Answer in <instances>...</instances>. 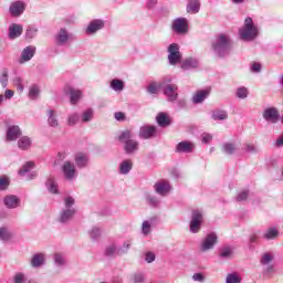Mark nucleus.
Returning a JSON list of instances; mask_svg holds the SVG:
<instances>
[{
    "label": "nucleus",
    "instance_id": "nucleus-1",
    "mask_svg": "<svg viewBox=\"0 0 283 283\" xmlns=\"http://www.w3.org/2000/svg\"><path fill=\"white\" fill-rule=\"evenodd\" d=\"M212 49L217 56L224 59V56H229V54H231L233 41L227 34H219L216 41L212 43Z\"/></svg>",
    "mask_w": 283,
    "mask_h": 283
},
{
    "label": "nucleus",
    "instance_id": "nucleus-2",
    "mask_svg": "<svg viewBox=\"0 0 283 283\" xmlns=\"http://www.w3.org/2000/svg\"><path fill=\"white\" fill-rule=\"evenodd\" d=\"M133 138H134V133H132V130L129 129L123 130L118 136V140L120 143H124V151L128 156H134V154H136V151H138L140 147V144L138 143V140Z\"/></svg>",
    "mask_w": 283,
    "mask_h": 283
},
{
    "label": "nucleus",
    "instance_id": "nucleus-3",
    "mask_svg": "<svg viewBox=\"0 0 283 283\" xmlns=\"http://www.w3.org/2000/svg\"><path fill=\"white\" fill-rule=\"evenodd\" d=\"M260 34V29L258 25L253 24V19L251 17H248L244 20L243 27L239 30V35L241 41H255L258 39V35Z\"/></svg>",
    "mask_w": 283,
    "mask_h": 283
},
{
    "label": "nucleus",
    "instance_id": "nucleus-4",
    "mask_svg": "<svg viewBox=\"0 0 283 283\" xmlns=\"http://www.w3.org/2000/svg\"><path fill=\"white\" fill-rule=\"evenodd\" d=\"M172 81L174 78L167 75L159 82V87H161L163 94L169 103L178 101V85L172 83Z\"/></svg>",
    "mask_w": 283,
    "mask_h": 283
},
{
    "label": "nucleus",
    "instance_id": "nucleus-5",
    "mask_svg": "<svg viewBox=\"0 0 283 283\" xmlns=\"http://www.w3.org/2000/svg\"><path fill=\"white\" fill-rule=\"evenodd\" d=\"M72 41H74V34L66 28H61L54 35V43L57 48H66Z\"/></svg>",
    "mask_w": 283,
    "mask_h": 283
},
{
    "label": "nucleus",
    "instance_id": "nucleus-6",
    "mask_svg": "<svg viewBox=\"0 0 283 283\" xmlns=\"http://www.w3.org/2000/svg\"><path fill=\"white\" fill-rule=\"evenodd\" d=\"M182 61V53H180V46L177 43H172L168 46V63L169 65H178Z\"/></svg>",
    "mask_w": 283,
    "mask_h": 283
},
{
    "label": "nucleus",
    "instance_id": "nucleus-7",
    "mask_svg": "<svg viewBox=\"0 0 283 283\" xmlns=\"http://www.w3.org/2000/svg\"><path fill=\"white\" fill-rule=\"evenodd\" d=\"M202 227V211L197 209L192 210L191 220H190V232L200 233Z\"/></svg>",
    "mask_w": 283,
    "mask_h": 283
},
{
    "label": "nucleus",
    "instance_id": "nucleus-8",
    "mask_svg": "<svg viewBox=\"0 0 283 283\" xmlns=\"http://www.w3.org/2000/svg\"><path fill=\"white\" fill-rule=\"evenodd\" d=\"M216 244H218V234H216V232H210L206 234L201 241L200 249L205 253L207 251H211V249H214Z\"/></svg>",
    "mask_w": 283,
    "mask_h": 283
},
{
    "label": "nucleus",
    "instance_id": "nucleus-9",
    "mask_svg": "<svg viewBox=\"0 0 283 283\" xmlns=\"http://www.w3.org/2000/svg\"><path fill=\"white\" fill-rule=\"evenodd\" d=\"M171 28L174 32H176V34H187V32L189 31V24L187 23L186 18L175 19L172 21Z\"/></svg>",
    "mask_w": 283,
    "mask_h": 283
},
{
    "label": "nucleus",
    "instance_id": "nucleus-10",
    "mask_svg": "<svg viewBox=\"0 0 283 283\" xmlns=\"http://www.w3.org/2000/svg\"><path fill=\"white\" fill-rule=\"evenodd\" d=\"M158 128L151 125H144L139 128V138L143 140H149L150 138H156Z\"/></svg>",
    "mask_w": 283,
    "mask_h": 283
},
{
    "label": "nucleus",
    "instance_id": "nucleus-11",
    "mask_svg": "<svg viewBox=\"0 0 283 283\" xmlns=\"http://www.w3.org/2000/svg\"><path fill=\"white\" fill-rule=\"evenodd\" d=\"M62 171L64 174V178L70 181L74 180V178L78 176V172L76 171V166L71 161H65L63 164Z\"/></svg>",
    "mask_w": 283,
    "mask_h": 283
},
{
    "label": "nucleus",
    "instance_id": "nucleus-12",
    "mask_svg": "<svg viewBox=\"0 0 283 283\" xmlns=\"http://www.w3.org/2000/svg\"><path fill=\"white\" fill-rule=\"evenodd\" d=\"M36 54V46L29 45L24 48L21 52L19 63L23 65V63H28V61H32L34 59V55Z\"/></svg>",
    "mask_w": 283,
    "mask_h": 283
},
{
    "label": "nucleus",
    "instance_id": "nucleus-13",
    "mask_svg": "<svg viewBox=\"0 0 283 283\" xmlns=\"http://www.w3.org/2000/svg\"><path fill=\"white\" fill-rule=\"evenodd\" d=\"M193 149H196L193 142L182 140L177 144L175 151L176 154H193Z\"/></svg>",
    "mask_w": 283,
    "mask_h": 283
},
{
    "label": "nucleus",
    "instance_id": "nucleus-14",
    "mask_svg": "<svg viewBox=\"0 0 283 283\" xmlns=\"http://www.w3.org/2000/svg\"><path fill=\"white\" fill-rule=\"evenodd\" d=\"M64 94L66 96H70V101L72 105H76L81 99V96H83V93L81 92V90H76L70 85H66L64 87Z\"/></svg>",
    "mask_w": 283,
    "mask_h": 283
},
{
    "label": "nucleus",
    "instance_id": "nucleus-15",
    "mask_svg": "<svg viewBox=\"0 0 283 283\" xmlns=\"http://www.w3.org/2000/svg\"><path fill=\"white\" fill-rule=\"evenodd\" d=\"M3 205L7 209H19L21 207V198L14 195H7L3 198Z\"/></svg>",
    "mask_w": 283,
    "mask_h": 283
},
{
    "label": "nucleus",
    "instance_id": "nucleus-16",
    "mask_svg": "<svg viewBox=\"0 0 283 283\" xmlns=\"http://www.w3.org/2000/svg\"><path fill=\"white\" fill-rule=\"evenodd\" d=\"M263 118L268 123H277L280 120V112L275 107H269L263 112Z\"/></svg>",
    "mask_w": 283,
    "mask_h": 283
},
{
    "label": "nucleus",
    "instance_id": "nucleus-17",
    "mask_svg": "<svg viewBox=\"0 0 283 283\" xmlns=\"http://www.w3.org/2000/svg\"><path fill=\"white\" fill-rule=\"evenodd\" d=\"M103 28H105V20L95 19L88 23L85 33L96 34V32H98V30H103Z\"/></svg>",
    "mask_w": 283,
    "mask_h": 283
},
{
    "label": "nucleus",
    "instance_id": "nucleus-18",
    "mask_svg": "<svg viewBox=\"0 0 283 283\" xmlns=\"http://www.w3.org/2000/svg\"><path fill=\"white\" fill-rule=\"evenodd\" d=\"M154 189L158 196H167L171 191V185L167 180H160L154 185Z\"/></svg>",
    "mask_w": 283,
    "mask_h": 283
},
{
    "label": "nucleus",
    "instance_id": "nucleus-19",
    "mask_svg": "<svg viewBox=\"0 0 283 283\" xmlns=\"http://www.w3.org/2000/svg\"><path fill=\"white\" fill-rule=\"evenodd\" d=\"M9 12L11 13V17H21V14L25 12V2L23 1L12 2L9 8Z\"/></svg>",
    "mask_w": 283,
    "mask_h": 283
},
{
    "label": "nucleus",
    "instance_id": "nucleus-20",
    "mask_svg": "<svg viewBox=\"0 0 283 283\" xmlns=\"http://www.w3.org/2000/svg\"><path fill=\"white\" fill-rule=\"evenodd\" d=\"M76 216V209H62L59 217L61 224H67Z\"/></svg>",
    "mask_w": 283,
    "mask_h": 283
},
{
    "label": "nucleus",
    "instance_id": "nucleus-21",
    "mask_svg": "<svg viewBox=\"0 0 283 283\" xmlns=\"http://www.w3.org/2000/svg\"><path fill=\"white\" fill-rule=\"evenodd\" d=\"M22 132L19 125L9 126L7 129V140L10 143L20 138Z\"/></svg>",
    "mask_w": 283,
    "mask_h": 283
},
{
    "label": "nucleus",
    "instance_id": "nucleus-22",
    "mask_svg": "<svg viewBox=\"0 0 283 283\" xmlns=\"http://www.w3.org/2000/svg\"><path fill=\"white\" fill-rule=\"evenodd\" d=\"M210 94H211L210 90L197 91L192 97V103L195 105H200V103H205V101H207V98H209Z\"/></svg>",
    "mask_w": 283,
    "mask_h": 283
},
{
    "label": "nucleus",
    "instance_id": "nucleus-23",
    "mask_svg": "<svg viewBox=\"0 0 283 283\" xmlns=\"http://www.w3.org/2000/svg\"><path fill=\"white\" fill-rule=\"evenodd\" d=\"M75 165L78 169H85L87 165H90V156L83 154V153H77L74 157Z\"/></svg>",
    "mask_w": 283,
    "mask_h": 283
},
{
    "label": "nucleus",
    "instance_id": "nucleus-24",
    "mask_svg": "<svg viewBox=\"0 0 283 283\" xmlns=\"http://www.w3.org/2000/svg\"><path fill=\"white\" fill-rule=\"evenodd\" d=\"M46 116H48L49 127H52L53 129H56L57 127L61 126V124L59 123V115L56 114V111L49 109L46 112Z\"/></svg>",
    "mask_w": 283,
    "mask_h": 283
},
{
    "label": "nucleus",
    "instance_id": "nucleus-25",
    "mask_svg": "<svg viewBox=\"0 0 283 283\" xmlns=\"http://www.w3.org/2000/svg\"><path fill=\"white\" fill-rule=\"evenodd\" d=\"M238 149V145L232 142H227L221 147V151L222 154H226V156H233V154H237Z\"/></svg>",
    "mask_w": 283,
    "mask_h": 283
},
{
    "label": "nucleus",
    "instance_id": "nucleus-26",
    "mask_svg": "<svg viewBox=\"0 0 283 283\" xmlns=\"http://www.w3.org/2000/svg\"><path fill=\"white\" fill-rule=\"evenodd\" d=\"M200 0H188L186 11L188 14H198L200 12Z\"/></svg>",
    "mask_w": 283,
    "mask_h": 283
},
{
    "label": "nucleus",
    "instance_id": "nucleus-27",
    "mask_svg": "<svg viewBox=\"0 0 283 283\" xmlns=\"http://www.w3.org/2000/svg\"><path fill=\"white\" fill-rule=\"evenodd\" d=\"M23 34V27L21 24L13 23L9 27V39H18Z\"/></svg>",
    "mask_w": 283,
    "mask_h": 283
},
{
    "label": "nucleus",
    "instance_id": "nucleus-28",
    "mask_svg": "<svg viewBox=\"0 0 283 283\" xmlns=\"http://www.w3.org/2000/svg\"><path fill=\"white\" fill-rule=\"evenodd\" d=\"M200 63L193 57H187L181 62V70H196Z\"/></svg>",
    "mask_w": 283,
    "mask_h": 283
},
{
    "label": "nucleus",
    "instance_id": "nucleus-29",
    "mask_svg": "<svg viewBox=\"0 0 283 283\" xmlns=\"http://www.w3.org/2000/svg\"><path fill=\"white\" fill-rule=\"evenodd\" d=\"M280 237V230L275 227H270L265 230L263 233L264 240L271 241V240H276V238Z\"/></svg>",
    "mask_w": 283,
    "mask_h": 283
},
{
    "label": "nucleus",
    "instance_id": "nucleus-30",
    "mask_svg": "<svg viewBox=\"0 0 283 283\" xmlns=\"http://www.w3.org/2000/svg\"><path fill=\"white\" fill-rule=\"evenodd\" d=\"M18 147L19 149H21L22 151H28V149H30L32 147V138L28 137V136H22L19 140H18Z\"/></svg>",
    "mask_w": 283,
    "mask_h": 283
},
{
    "label": "nucleus",
    "instance_id": "nucleus-31",
    "mask_svg": "<svg viewBox=\"0 0 283 283\" xmlns=\"http://www.w3.org/2000/svg\"><path fill=\"white\" fill-rule=\"evenodd\" d=\"M156 120L159 127H169L171 125V118L166 113H159Z\"/></svg>",
    "mask_w": 283,
    "mask_h": 283
},
{
    "label": "nucleus",
    "instance_id": "nucleus-32",
    "mask_svg": "<svg viewBox=\"0 0 283 283\" xmlns=\"http://www.w3.org/2000/svg\"><path fill=\"white\" fill-rule=\"evenodd\" d=\"M133 167L134 163H132L130 159H126L119 164V174H122V176H127Z\"/></svg>",
    "mask_w": 283,
    "mask_h": 283
},
{
    "label": "nucleus",
    "instance_id": "nucleus-33",
    "mask_svg": "<svg viewBox=\"0 0 283 283\" xmlns=\"http://www.w3.org/2000/svg\"><path fill=\"white\" fill-rule=\"evenodd\" d=\"M45 264V256L42 253L34 254L31 259V266L39 269Z\"/></svg>",
    "mask_w": 283,
    "mask_h": 283
},
{
    "label": "nucleus",
    "instance_id": "nucleus-34",
    "mask_svg": "<svg viewBox=\"0 0 283 283\" xmlns=\"http://www.w3.org/2000/svg\"><path fill=\"white\" fill-rule=\"evenodd\" d=\"M45 187L50 193H59V184H56L54 177L46 179Z\"/></svg>",
    "mask_w": 283,
    "mask_h": 283
},
{
    "label": "nucleus",
    "instance_id": "nucleus-35",
    "mask_svg": "<svg viewBox=\"0 0 283 283\" xmlns=\"http://www.w3.org/2000/svg\"><path fill=\"white\" fill-rule=\"evenodd\" d=\"M104 255L106 258H116L118 255V245L111 243L105 248Z\"/></svg>",
    "mask_w": 283,
    "mask_h": 283
},
{
    "label": "nucleus",
    "instance_id": "nucleus-36",
    "mask_svg": "<svg viewBox=\"0 0 283 283\" xmlns=\"http://www.w3.org/2000/svg\"><path fill=\"white\" fill-rule=\"evenodd\" d=\"M111 88L114 92H123L125 90V82L123 80L114 78L111 81Z\"/></svg>",
    "mask_w": 283,
    "mask_h": 283
},
{
    "label": "nucleus",
    "instance_id": "nucleus-37",
    "mask_svg": "<svg viewBox=\"0 0 283 283\" xmlns=\"http://www.w3.org/2000/svg\"><path fill=\"white\" fill-rule=\"evenodd\" d=\"M151 224H154V218H150L142 223L143 235H148L151 233Z\"/></svg>",
    "mask_w": 283,
    "mask_h": 283
},
{
    "label": "nucleus",
    "instance_id": "nucleus-38",
    "mask_svg": "<svg viewBox=\"0 0 283 283\" xmlns=\"http://www.w3.org/2000/svg\"><path fill=\"white\" fill-rule=\"evenodd\" d=\"M146 202L149 205V207H160V198L154 196V195H146Z\"/></svg>",
    "mask_w": 283,
    "mask_h": 283
},
{
    "label": "nucleus",
    "instance_id": "nucleus-39",
    "mask_svg": "<svg viewBox=\"0 0 283 283\" xmlns=\"http://www.w3.org/2000/svg\"><path fill=\"white\" fill-rule=\"evenodd\" d=\"M219 255L222 260H229L233 255V249L231 247H223L220 249Z\"/></svg>",
    "mask_w": 283,
    "mask_h": 283
},
{
    "label": "nucleus",
    "instance_id": "nucleus-40",
    "mask_svg": "<svg viewBox=\"0 0 283 283\" xmlns=\"http://www.w3.org/2000/svg\"><path fill=\"white\" fill-rule=\"evenodd\" d=\"M212 118L213 120H227L229 118V114H227V111H214Z\"/></svg>",
    "mask_w": 283,
    "mask_h": 283
},
{
    "label": "nucleus",
    "instance_id": "nucleus-41",
    "mask_svg": "<svg viewBox=\"0 0 283 283\" xmlns=\"http://www.w3.org/2000/svg\"><path fill=\"white\" fill-rule=\"evenodd\" d=\"M39 94H41V90L36 85L30 86L29 98L31 101H36V98H39Z\"/></svg>",
    "mask_w": 283,
    "mask_h": 283
},
{
    "label": "nucleus",
    "instance_id": "nucleus-42",
    "mask_svg": "<svg viewBox=\"0 0 283 283\" xmlns=\"http://www.w3.org/2000/svg\"><path fill=\"white\" fill-rule=\"evenodd\" d=\"M32 169H34L33 161H27L22 166V169L19 170V176H25V174H30V170H32Z\"/></svg>",
    "mask_w": 283,
    "mask_h": 283
},
{
    "label": "nucleus",
    "instance_id": "nucleus-43",
    "mask_svg": "<svg viewBox=\"0 0 283 283\" xmlns=\"http://www.w3.org/2000/svg\"><path fill=\"white\" fill-rule=\"evenodd\" d=\"M54 263L56 264V266H65L66 264V260H65V255H63L62 253H55L53 256Z\"/></svg>",
    "mask_w": 283,
    "mask_h": 283
},
{
    "label": "nucleus",
    "instance_id": "nucleus-44",
    "mask_svg": "<svg viewBox=\"0 0 283 283\" xmlns=\"http://www.w3.org/2000/svg\"><path fill=\"white\" fill-rule=\"evenodd\" d=\"M159 90H163V86H160V82H153L147 87L148 94H158Z\"/></svg>",
    "mask_w": 283,
    "mask_h": 283
},
{
    "label": "nucleus",
    "instance_id": "nucleus-45",
    "mask_svg": "<svg viewBox=\"0 0 283 283\" xmlns=\"http://www.w3.org/2000/svg\"><path fill=\"white\" fill-rule=\"evenodd\" d=\"M94 118V111L88 108L82 113V123H90Z\"/></svg>",
    "mask_w": 283,
    "mask_h": 283
},
{
    "label": "nucleus",
    "instance_id": "nucleus-46",
    "mask_svg": "<svg viewBox=\"0 0 283 283\" xmlns=\"http://www.w3.org/2000/svg\"><path fill=\"white\" fill-rule=\"evenodd\" d=\"M270 262H273V255L270 252H266L261 256L260 264L269 266Z\"/></svg>",
    "mask_w": 283,
    "mask_h": 283
},
{
    "label": "nucleus",
    "instance_id": "nucleus-47",
    "mask_svg": "<svg viewBox=\"0 0 283 283\" xmlns=\"http://www.w3.org/2000/svg\"><path fill=\"white\" fill-rule=\"evenodd\" d=\"M78 119H80L78 113H73L67 116L66 123L69 127H74V125L78 123Z\"/></svg>",
    "mask_w": 283,
    "mask_h": 283
},
{
    "label": "nucleus",
    "instance_id": "nucleus-48",
    "mask_svg": "<svg viewBox=\"0 0 283 283\" xmlns=\"http://www.w3.org/2000/svg\"><path fill=\"white\" fill-rule=\"evenodd\" d=\"M118 249V255H125L126 253H129V249H132V241L124 242L123 247H117Z\"/></svg>",
    "mask_w": 283,
    "mask_h": 283
},
{
    "label": "nucleus",
    "instance_id": "nucleus-49",
    "mask_svg": "<svg viewBox=\"0 0 283 283\" xmlns=\"http://www.w3.org/2000/svg\"><path fill=\"white\" fill-rule=\"evenodd\" d=\"M235 96L238 98H241V99H244L249 96V88L244 87V86H241V87H238L237 88V93H235Z\"/></svg>",
    "mask_w": 283,
    "mask_h": 283
},
{
    "label": "nucleus",
    "instance_id": "nucleus-50",
    "mask_svg": "<svg viewBox=\"0 0 283 283\" xmlns=\"http://www.w3.org/2000/svg\"><path fill=\"white\" fill-rule=\"evenodd\" d=\"M242 282V277H240L237 273H230L227 275L226 283H240Z\"/></svg>",
    "mask_w": 283,
    "mask_h": 283
},
{
    "label": "nucleus",
    "instance_id": "nucleus-51",
    "mask_svg": "<svg viewBox=\"0 0 283 283\" xmlns=\"http://www.w3.org/2000/svg\"><path fill=\"white\" fill-rule=\"evenodd\" d=\"M88 233H90V238L96 241L98 240V238H101V233H103V231L98 227H93Z\"/></svg>",
    "mask_w": 283,
    "mask_h": 283
},
{
    "label": "nucleus",
    "instance_id": "nucleus-52",
    "mask_svg": "<svg viewBox=\"0 0 283 283\" xmlns=\"http://www.w3.org/2000/svg\"><path fill=\"white\" fill-rule=\"evenodd\" d=\"M10 187V180L6 177H0V191H7Z\"/></svg>",
    "mask_w": 283,
    "mask_h": 283
},
{
    "label": "nucleus",
    "instance_id": "nucleus-53",
    "mask_svg": "<svg viewBox=\"0 0 283 283\" xmlns=\"http://www.w3.org/2000/svg\"><path fill=\"white\" fill-rule=\"evenodd\" d=\"M133 282L134 283H144L145 282V273L143 272H136L133 275Z\"/></svg>",
    "mask_w": 283,
    "mask_h": 283
},
{
    "label": "nucleus",
    "instance_id": "nucleus-54",
    "mask_svg": "<svg viewBox=\"0 0 283 283\" xmlns=\"http://www.w3.org/2000/svg\"><path fill=\"white\" fill-rule=\"evenodd\" d=\"M249 198V190H242L237 195V202H244Z\"/></svg>",
    "mask_w": 283,
    "mask_h": 283
},
{
    "label": "nucleus",
    "instance_id": "nucleus-55",
    "mask_svg": "<svg viewBox=\"0 0 283 283\" xmlns=\"http://www.w3.org/2000/svg\"><path fill=\"white\" fill-rule=\"evenodd\" d=\"M14 283H28V277L23 273H17L14 275Z\"/></svg>",
    "mask_w": 283,
    "mask_h": 283
},
{
    "label": "nucleus",
    "instance_id": "nucleus-56",
    "mask_svg": "<svg viewBox=\"0 0 283 283\" xmlns=\"http://www.w3.org/2000/svg\"><path fill=\"white\" fill-rule=\"evenodd\" d=\"M74 203H75L74 197H66L64 199V205H65L64 209H74V208H72V207H74Z\"/></svg>",
    "mask_w": 283,
    "mask_h": 283
},
{
    "label": "nucleus",
    "instance_id": "nucleus-57",
    "mask_svg": "<svg viewBox=\"0 0 283 283\" xmlns=\"http://www.w3.org/2000/svg\"><path fill=\"white\" fill-rule=\"evenodd\" d=\"M146 10H156V7L158 6V0H146Z\"/></svg>",
    "mask_w": 283,
    "mask_h": 283
},
{
    "label": "nucleus",
    "instance_id": "nucleus-58",
    "mask_svg": "<svg viewBox=\"0 0 283 283\" xmlns=\"http://www.w3.org/2000/svg\"><path fill=\"white\" fill-rule=\"evenodd\" d=\"M38 32H39V30L36 28H29L25 32V36H27V39H34V36H36Z\"/></svg>",
    "mask_w": 283,
    "mask_h": 283
},
{
    "label": "nucleus",
    "instance_id": "nucleus-59",
    "mask_svg": "<svg viewBox=\"0 0 283 283\" xmlns=\"http://www.w3.org/2000/svg\"><path fill=\"white\" fill-rule=\"evenodd\" d=\"M0 240H3V242L10 240V233L6 228H0Z\"/></svg>",
    "mask_w": 283,
    "mask_h": 283
},
{
    "label": "nucleus",
    "instance_id": "nucleus-60",
    "mask_svg": "<svg viewBox=\"0 0 283 283\" xmlns=\"http://www.w3.org/2000/svg\"><path fill=\"white\" fill-rule=\"evenodd\" d=\"M0 83H1L2 87H8V71L7 70H4L2 72V75L0 77Z\"/></svg>",
    "mask_w": 283,
    "mask_h": 283
},
{
    "label": "nucleus",
    "instance_id": "nucleus-61",
    "mask_svg": "<svg viewBox=\"0 0 283 283\" xmlns=\"http://www.w3.org/2000/svg\"><path fill=\"white\" fill-rule=\"evenodd\" d=\"M145 260L148 264H151L156 260V254L154 252H146Z\"/></svg>",
    "mask_w": 283,
    "mask_h": 283
},
{
    "label": "nucleus",
    "instance_id": "nucleus-62",
    "mask_svg": "<svg viewBox=\"0 0 283 283\" xmlns=\"http://www.w3.org/2000/svg\"><path fill=\"white\" fill-rule=\"evenodd\" d=\"M202 138V143H205L206 145L209 144L211 140H213V136L209 133H203L201 135Z\"/></svg>",
    "mask_w": 283,
    "mask_h": 283
},
{
    "label": "nucleus",
    "instance_id": "nucleus-63",
    "mask_svg": "<svg viewBox=\"0 0 283 283\" xmlns=\"http://www.w3.org/2000/svg\"><path fill=\"white\" fill-rule=\"evenodd\" d=\"M274 147H276V149H282V147H283V133L276 138V140L274 143Z\"/></svg>",
    "mask_w": 283,
    "mask_h": 283
},
{
    "label": "nucleus",
    "instance_id": "nucleus-64",
    "mask_svg": "<svg viewBox=\"0 0 283 283\" xmlns=\"http://www.w3.org/2000/svg\"><path fill=\"white\" fill-rule=\"evenodd\" d=\"M114 118H115V120L123 122V120H126L127 117L125 116V113L117 112L114 114Z\"/></svg>",
    "mask_w": 283,
    "mask_h": 283
}]
</instances>
